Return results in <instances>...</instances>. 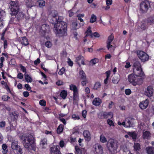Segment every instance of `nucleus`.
Returning <instances> with one entry per match:
<instances>
[{"instance_id": "obj_1", "label": "nucleus", "mask_w": 154, "mask_h": 154, "mask_svg": "<svg viewBox=\"0 0 154 154\" xmlns=\"http://www.w3.org/2000/svg\"><path fill=\"white\" fill-rule=\"evenodd\" d=\"M57 11H54L52 16L53 19L55 20L54 26V32L56 36L59 37L66 36L67 35V24L63 21H59V19L57 17Z\"/></svg>"}, {"instance_id": "obj_2", "label": "nucleus", "mask_w": 154, "mask_h": 154, "mask_svg": "<svg viewBox=\"0 0 154 154\" xmlns=\"http://www.w3.org/2000/svg\"><path fill=\"white\" fill-rule=\"evenodd\" d=\"M10 5L11 15L15 17L13 18H12L13 20L15 19L17 21H18L21 20L23 17V14L22 12H20L19 6L18 3L16 2L11 1L9 3Z\"/></svg>"}, {"instance_id": "obj_3", "label": "nucleus", "mask_w": 154, "mask_h": 154, "mask_svg": "<svg viewBox=\"0 0 154 154\" xmlns=\"http://www.w3.org/2000/svg\"><path fill=\"white\" fill-rule=\"evenodd\" d=\"M21 140L25 148L29 151L32 150H35V139L33 136L30 134L28 136L22 135L21 137Z\"/></svg>"}, {"instance_id": "obj_4", "label": "nucleus", "mask_w": 154, "mask_h": 154, "mask_svg": "<svg viewBox=\"0 0 154 154\" xmlns=\"http://www.w3.org/2000/svg\"><path fill=\"white\" fill-rule=\"evenodd\" d=\"M128 80L129 83L134 86L141 85L143 82V78L137 77L134 74L131 73L129 75L128 77Z\"/></svg>"}, {"instance_id": "obj_5", "label": "nucleus", "mask_w": 154, "mask_h": 154, "mask_svg": "<svg viewBox=\"0 0 154 154\" xmlns=\"http://www.w3.org/2000/svg\"><path fill=\"white\" fill-rule=\"evenodd\" d=\"M106 146L110 153L114 154L118 148L119 143L116 140L110 139L107 141Z\"/></svg>"}, {"instance_id": "obj_6", "label": "nucleus", "mask_w": 154, "mask_h": 154, "mask_svg": "<svg viewBox=\"0 0 154 154\" xmlns=\"http://www.w3.org/2000/svg\"><path fill=\"white\" fill-rule=\"evenodd\" d=\"M137 56L142 62L147 61L149 59V56L145 52L141 51H137L136 52Z\"/></svg>"}, {"instance_id": "obj_7", "label": "nucleus", "mask_w": 154, "mask_h": 154, "mask_svg": "<svg viewBox=\"0 0 154 154\" xmlns=\"http://www.w3.org/2000/svg\"><path fill=\"white\" fill-rule=\"evenodd\" d=\"M11 148L13 150H16L17 154H22L23 152L20 146L18 145L17 140H13L11 144Z\"/></svg>"}, {"instance_id": "obj_8", "label": "nucleus", "mask_w": 154, "mask_h": 154, "mask_svg": "<svg viewBox=\"0 0 154 154\" xmlns=\"http://www.w3.org/2000/svg\"><path fill=\"white\" fill-rule=\"evenodd\" d=\"M50 151L51 154H61L58 146H53L51 147Z\"/></svg>"}, {"instance_id": "obj_9", "label": "nucleus", "mask_w": 154, "mask_h": 154, "mask_svg": "<svg viewBox=\"0 0 154 154\" xmlns=\"http://www.w3.org/2000/svg\"><path fill=\"white\" fill-rule=\"evenodd\" d=\"M133 72L134 75L137 77H141L144 75V73L142 70V67L137 68L136 69H134Z\"/></svg>"}, {"instance_id": "obj_10", "label": "nucleus", "mask_w": 154, "mask_h": 154, "mask_svg": "<svg viewBox=\"0 0 154 154\" xmlns=\"http://www.w3.org/2000/svg\"><path fill=\"white\" fill-rule=\"evenodd\" d=\"M75 154H86V150L84 148H80L77 146L75 147Z\"/></svg>"}, {"instance_id": "obj_11", "label": "nucleus", "mask_w": 154, "mask_h": 154, "mask_svg": "<svg viewBox=\"0 0 154 154\" xmlns=\"http://www.w3.org/2000/svg\"><path fill=\"white\" fill-rule=\"evenodd\" d=\"M140 9L142 12H146L148 9V4L145 2H142L140 5Z\"/></svg>"}, {"instance_id": "obj_12", "label": "nucleus", "mask_w": 154, "mask_h": 154, "mask_svg": "<svg viewBox=\"0 0 154 154\" xmlns=\"http://www.w3.org/2000/svg\"><path fill=\"white\" fill-rule=\"evenodd\" d=\"M149 100L148 99H146L145 100L143 101L140 102L139 106L142 109H145L149 105Z\"/></svg>"}, {"instance_id": "obj_13", "label": "nucleus", "mask_w": 154, "mask_h": 154, "mask_svg": "<svg viewBox=\"0 0 154 154\" xmlns=\"http://www.w3.org/2000/svg\"><path fill=\"white\" fill-rule=\"evenodd\" d=\"M83 135L85 140L87 141H89L91 139V134L88 130H84L83 132Z\"/></svg>"}, {"instance_id": "obj_14", "label": "nucleus", "mask_w": 154, "mask_h": 154, "mask_svg": "<svg viewBox=\"0 0 154 154\" xmlns=\"http://www.w3.org/2000/svg\"><path fill=\"white\" fill-rule=\"evenodd\" d=\"M153 90L152 86H147L146 90L145 91L146 94L149 97L152 96L153 94Z\"/></svg>"}, {"instance_id": "obj_15", "label": "nucleus", "mask_w": 154, "mask_h": 154, "mask_svg": "<svg viewBox=\"0 0 154 154\" xmlns=\"http://www.w3.org/2000/svg\"><path fill=\"white\" fill-rule=\"evenodd\" d=\"M81 60V63L82 65H85V63L84 58L82 55H79L76 57L75 61L79 66H80L81 65L80 63V61Z\"/></svg>"}, {"instance_id": "obj_16", "label": "nucleus", "mask_w": 154, "mask_h": 154, "mask_svg": "<svg viewBox=\"0 0 154 154\" xmlns=\"http://www.w3.org/2000/svg\"><path fill=\"white\" fill-rule=\"evenodd\" d=\"M73 103L74 104H76L79 100L78 91L73 93Z\"/></svg>"}, {"instance_id": "obj_17", "label": "nucleus", "mask_w": 154, "mask_h": 154, "mask_svg": "<svg viewBox=\"0 0 154 154\" xmlns=\"http://www.w3.org/2000/svg\"><path fill=\"white\" fill-rule=\"evenodd\" d=\"M95 151L97 154H102L103 153V147L100 144H97L95 147Z\"/></svg>"}, {"instance_id": "obj_18", "label": "nucleus", "mask_w": 154, "mask_h": 154, "mask_svg": "<svg viewBox=\"0 0 154 154\" xmlns=\"http://www.w3.org/2000/svg\"><path fill=\"white\" fill-rule=\"evenodd\" d=\"M102 101L99 97H95L92 101V104L95 106H99L100 104Z\"/></svg>"}, {"instance_id": "obj_19", "label": "nucleus", "mask_w": 154, "mask_h": 154, "mask_svg": "<svg viewBox=\"0 0 154 154\" xmlns=\"http://www.w3.org/2000/svg\"><path fill=\"white\" fill-rule=\"evenodd\" d=\"M20 41L22 45L24 46H26L29 44L28 40L26 36L21 37V38H20Z\"/></svg>"}, {"instance_id": "obj_20", "label": "nucleus", "mask_w": 154, "mask_h": 154, "mask_svg": "<svg viewBox=\"0 0 154 154\" xmlns=\"http://www.w3.org/2000/svg\"><path fill=\"white\" fill-rule=\"evenodd\" d=\"M19 115L17 114V112H14L12 113L11 117L13 121H16L17 120Z\"/></svg>"}, {"instance_id": "obj_21", "label": "nucleus", "mask_w": 154, "mask_h": 154, "mask_svg": "<svg viewBox=\"0 0 154 154\" xmlns=\"http://www.w3.org/2000/svg\"><path fill=\"white\" fill-rule=\"evenodd\" d=\"M146 152L148 154H154V147L152 146L147 147L146 149Z\"/></svg>"}, {"instance_id": "obj_22", "label": "nucleus", "mask_w": 154, "mask_h": 154, "mask_svg": "<svg viewBox=\"0 0 154 154\" xmlns=\"http://www.w3.org/2000/svg\"><path fill=\"white\" fill-rule=\"evenodd\" d=\"M104 114L105 116H104V119H107L108 118H112L113 117L112 112H104Z\"/></svg>"}, {"instance_id": "obj_23", "label": "nucleus", "mask_w": 154, "mask_h": 154, "mask_svg": "<svg viewBox=\"0 0 154 154\" xmlns=\"http://www.w3.org/2000/svg\"><path fill=\"white\" fill-rule=\"evenodd\" d=\"M64 126L62 124H60L58 126L57 131L58 134H60L62 133L63 131Z\"/></svg>"}, {"instance_id": "obj_24", "label": "nucleus", "mask_w": 154, "mask_h": 154, "mask_svg": "<svg viewBox=\"0 0 154 154\" xmlns=\"http://www.w3.org/2000/svg\"><path fill=\"white\" fill-rule=\"evenodd\" d=\"M85 33H86V36H91V37H93V33L91 30V27L90 26L88 27Z\"/></svg>"}, {"instance_id": "obj_25", "label": "nucleus", "mask_w": 154, "mask_h": 154, "mask_svg": "<svg viewBox=\"0 0 154 154\" xmlns=\"http://www.w3.org/2000/svg\"><path fill=\"white\" fill-rule=\"evenodd\" d=\"M68 95L67 92L65 90H63L60 93V96L63 99H65Z\"/></svg>"}, {"instance_id": "obj_26", "label": "nucleus", "mask_w": 154, "mask_h": 154, "mask_svg": "<svg viewBox=\"0 0 154 154\" xmlns=\"http://www.w3.org/2000/svg\"><path fill=\"white\" fill-rule=\"evenodd\" d=\"M106 47L108 49V50L110 52L113 51L115 47L114 46L111 45V43L109 42H107Z\"/></svg>"}, {"instance_id": "obj_27", "label": "nucleus", "mask_w": 154, "mask_h": 154, "mask_svg": "<svg viewBox=\"0 0 154 154\" xmlns=\"http://www.w3.org/2000/svg\"><path fill=\"white\" fill-rule=\"evenodd\" d=\"M79 75L80 76L81 80L86 79L85 73L82 70H80L79 71Z\"/></svg>"}, {"instance_id": "obj_28", "label": "nucleus", "mask_w": 154, "mask_h": 154, "mask_svg": "<svg viewBox=\"0 0 154 154\" xmlns=\"http://www.w3.org/2000/svg\"><path fill=\"white\" fill-rule=\"evenodd\" d=\"M150 132L149 131H146L145 132H144L143 135V138L144 139H148L149 138V137L150 136Z\"/></svg>"}, {"instance_id": "obj_29", "label": "nucleus", "mask_w": 154, "mask_h": 154, "mask_svg": "<svg viewBox=\"0 0 154 154\" xmlns=\"http://www.w3.org/2000/svg\"><path fill=\"white\" fill-rule=\"evenodd\" d=\"M128 135L131 137L132 139H136L137 137V134L135 132H128Z\"/></svg>"}, {"instance_id": "obj_30", "label": "nucleus", "mask_w": 154, "mask_h": 154, "mask_svg": "<svg viewBox=\"0 0 154 154\" xmlns=\"http://www.w3.org/2000/svg\"><path fill=\"white\" fill-rule=\"evenodd\" d=\"M69 89L71 90H72L73 93H75L78 91L77 86L74 85H71L69 86Z\"/></svg>"}, {"instance_id": "obj_31", "label": "nucleus", "mask_w": 154, "mask_h": 154, "mask_svg": "<svg viewBox=\"0 0 154 154\" xmlns=\"http://www.w3.org/2000/svg\"><path fill=\"white\" fill-rule=\"evenodd\" d=\"M134 69H136L137 68H139L142 67L141 64L139 62L136 61L134 62L133 65Z\"/></svg>"}, {"instance_id": "obj_32", "label": "nucleus", "mask_w": 154, "mask_h": 154, "mask_svg": "<svg viewBox=\"0 0 154 154\" xmlns=\"http://www.w3.org/2000/svg\"><path fill=\"white\" fill-rule=\"evenodd\" d=\"M25 80L28 82H31L32 80L31 76H30L29 75L24 74Z\"/></svg>"}, {"instance_id": "obj_33", "label": "nucleus", "mask_w": 154, "mask_h": 154, "mask_svg": "<svg viewBox=\"0 0 154 154\" xmlns=\"http://www.w3.org/2000/svg\"><path fill=\"white\" fill-rule=\"evenodd\" d=\"M125 121L127 122L126 127H133L134 126V124L131 122L130 120L126 119Z\"/></svg>"}, {"instance_id": "obj_34", "label": "nucleus", "mask_w": 154, "mask_h": 154, "mask_svg": "<svg viewBox=\"0 0 154 154\" xmlns=\"http://www.w3.org/2000/svg\"><path fill=\"white\" fill-rule=\"evenodd\" d=\"M134 150L136 151L139 150L141 149L140 145L138 143H134Z\"/></svg>"}, {"instance_id": "obj_35", "label": "nucleus", "mask_w": 154, "mask_h": 154, "mask_svg": "<svg viewBox=\"0 0 154 154\" xmlns=\"http://www.w3.org/2000/svg\"><path fill=\"white\" fill-rule=\"evenodd\" d=\"M101 84L100 82H96L94 86L93 89L94 90H97L100 88Z\"/></svg>"}, {"instance_id": "obj_36", "label": "nucleus", "mask_w": 154, "mask_h": 154, "mask_svg": "<svg viewBox=\"0 0 154 154\" xmlns=\"http://www.w3.org/2000/svg\"><path fill=\"white\" fill-rule=\"evenodd\" d=\"M100 141L102 143H105L107 142V140L103 135L101 134L100 136Z\"/></svg>"}, {"instance_id": "obj_37", "label": "nucleus", "mask_w": 154, "mask_h": 154, "mask_svg": "<svg viewBox=\"0 0 154 154\" xmlns=\"http://www.w3.org/2000/svg\"><path fill=\"white\" fill-rule=\"evenodd\" d=\"M147 22L151 24L154 23V17H148L147 20Z\"/></svg>"}, {"instance_id": "obj_38", "label": "nucleus", "mask_w": 154, "mask_h": 154, "mask_svg": "<svg viewBox=\"0 0 154 154\" xmlns=\"http://www.w3.org/2000/svg\"><path fill=\"white\" fill-rule=\"evenodd\" d=\"M97 17L94 14L91 15V18H90V22L94 23L96 21Z\"/></svg>"}, {"instance_id": "obj_39", "label": "nucleus", "mask_w": 154, "mask_h": 154, "mask_svg": "<svg viewBox=\"0 0 154 154\" xmlns=\"http://www.w3.org/2000/svg\"><path fill=\"white\" fill-rule=\"evenodd\" d=\"M20 67V70L23 72H24L25 74L26 73V68L25 67L23 66L21 64L19 65Z\"/></svg>"}, {"instance_id": "obj_40", "label": "nucleus", "mask_w": 154, "mask_h": 154, "mask_svg": "<svg viewBox=\"0 0 154 154\" xmlns=\"http://www.w3.org/2000/svg\"><path fill=\"white\" fill-rule=\"evenodd\" d=\"M99 62V59L97 58H94L93 59H92L90 61V63H92L93 65H95V64Z\"/></svg>"}, {"instance_id": "obj_41", "label": "nucleus", "mask_w": 154, "mask_h": 154, "mask_svg": "<svg viewBox=\"0 0 154 154\" xmlns=\"http://www.w3.org/2000/svg\"><path fill=\"white\" fill-rule=\"evenodd\" d=\"M38 2L40 7H42L45 6V2L44 0H39Z\"/></svg>"}, {"instance_id": "obj_42", "label": "nucleus", "mask_w": 154, "mask_h": 154, "mask_svg": "<svg viewBox=\"0 0 154 154\" xmlns=\"http://www.w3.org/2000/svg\"><path fill=\"white\" fill-rule=\"evenodd\" d=\"M105 116L104 112H100L98 115V117L100 119H104Z\"/></svg>"}, {"instance_id": "obj_43", "label": "nucleus", "mask_w": 154, "mask_h": 154, "mask_svg": "<svg viewBox=\"0 0 154 154\" xmlns=\"http://www.w3.org/2000/svg\"><path fill=\"white\" fill-rule=\"evenodd\" d=\"M114 38V36L112 34H111L109 36L108 39V41L107 42H109L110 43H111L112 41L113 40Z\"/></svg>"}, {"instance_id": "obj_44", "label": "nucleus", "mask_w": 154, "mask_h": 154, "mask_svg": "<svg viewBox=\"0 0 154 154\" xmlns=\"http://www.w3.org/2000/svg\"><path fill=\"white\" fill-rule=\"evenodd\" d=\"M5 15V11L0 10V19L3 18V17Z\"/></svg>"}, {"instance_id": "obj_45", "label": "nucleus", "mask_w": 154, "mask_h": 154, "mask_svg": "<svg viewBox=\"0 0 154 154\" xmlns=\"http://www.w3.org/2000/svg\"><path fill=\"white\" fill-rule=\"evenodd\" d=\"M65 69L64 67H62L58 72V75H62L65 72Z\"/></svg>"}, {"instance_id": "obj_46", "label": "nucleus", "mask_w": 154, "mask_h": 154, "mask_svg": "<svg viewBox=\"0 0 154 154\" xmlns=\"http://www.w3.org/2000/svg\"><path fill=\"white\" fill-rule=\"evenodd\" d=\"M47 139H46L44 138L41 140V141L40 142V144L41 145H42L43 146H44L45 145H47Z\"/></svg>"}, {"instance_id": "obj_47", "label": "nucleus", "mask_w": 154, "mask_h": 154, "mask_svg": "<svg viewBox=\"0 0 154 154\" xmlns=\"http://www.w3.org/2000/svg\"><path fill=\"white\" fill-rule=\"evenodd\" d=\"M2 100L4 101H8L9 98H10V97L8 96L7 95H3L2 97Z\"/></svg>"}, {"instance_id": "obj_48", "label": "nucleus", "mask_w": 154, "mask_h": 154, "mask_svg": "<svg viewBox=\"0 0 154 154\" xmlns=\"http://www.w3.org/2000/svg\"><path fill=\"white\" fill-rule=\"evenodd\" d=\"M45 45L48 48H50L52 46V43L50 41H47L45 43Z\"/></svg>"}, {"instance_id": "obj_49", "label": "nucleus", "mask_w": 154, "mask_h": 154, "mask_svg": "<svg viewBox=\"0 0 154 154\" xmlns=\"http://www.w3.org/2000/svg\"><path fill=\"white\" fill-rule=\"evenodd\" d=\"M125 93L127 95H129L132 93L131 90L130 88H128L125 90Z\"/></svg>"}, {"instance_id": "obj_50", "label": "nucleus", "mask_w": 154, "mask_h": 154, "mask_svg": "<svg viewBox=\"0 0 154 154\" xmlns=\"http://www.w3.org/2000/svg\"><path fill=\"white\" fill-rule=\"evenodd\" d=\"M78 17V19L80 21V22H81L82 23H80V26H83L84 25V24H85V23L84 22V21L83 20V19L81 17V16H77Z\"/></svg>"}, {"instance_id": "obj_51", "label": "nucleus", "mask_w": 154, "mask_h": 154, "mask_svg": "<svg viewBox=\"0 0 154 154\" xmlns=\"http://www.w3.org/2000/svg\"><path fill=\"white\" fill-rule=\"evenodd\" d=\"M40 105L43 106H45L46 104V103L45 101L44 100H40Z\"/></svg>"}, {"instance_id": "obj_52", "label": "nucleus", "mask_w": 154, "mask_h": 154, "mask_svg": "<svg viewBox=\"0 0 154 154\" xmlns=\"http://www.w3.org/2000/svg\"><path fill=\"white\" fill-rule=\"evenodd\" d=\"M72 118L74 120H79L80 119L79 116L78 115H76L75 114L72 115Z\"/></svg>"}, {"instance_id": "obj_53", "label": "nucleus", "mask_w": 154, "mask_h": 154, "mask_svg": "<svg viewBox=\"0 0 154 154\" xmlns=\"http://www.w3.org/2000/svg\"><path fill=\"white\" fill-rule=\"evenodd\" d=\"M82 80L81 81V85L83 86L86 85L87 83H88L87 79H82Z\"/></svg>"}, {"instance_id": "obj_54", "label": "nucleus", "mask_w": 154, "mask_h": 154, "mask_svg": "<svg viewBox=\"0 0 154 154\" xmlns=\"http://www.w3.org/2000/svg\"><path fill=\"white\" fill-rule=\"evenodd\" d=\"M107 122L108 124L110 126H114L113 122L112 120L109 119L107 120Z\"/></svg>"}, {"instance_id": "obj_55", "label": "nucleus", "mask_w": 154, "mask_h": 154, "mask_svg": "<svg viewBox=\"0 0 154 154\" xmlns=\"http://www.w3.org/2000/svg\"><path fill=\"white\" fill-rule=\"evenodd\" d=\"M147 28V26L146 23H143L141 25L140 28L143 30H144Z\"/></svg>"}, {"instance_id": "obj_56", "label": "nucleus", "mask_w": 154, "mask_h": 154, "mask_svg": "<svg viewBox=\"0 0 154 154\" xmlns=\"http://www.w3.org/2000/svg\"><path fill=\"white\" fill-rule=\"evenodd\" d=\"M23 76L22 73L19 72L17 73V78L20 79H22L23 78Z\"/></svg>"}, {"instance_id": "obj_57", "label": "nucleus", "mask_w": 154, "mask_h": 154, "mask_svg": "<svg viewBox=\"0 0 154 154\" xmlns=\"http://www.w3.org/2000/svg\"><path fill=\"white\" fill-rule=\"evenodd\" d=\"M6 125L5 122L4 121H2L0 122V127L3 128L5 127Z\"/></svg>"}, {"instance_id": "obj_58", "label": "nucleus", "mask_w": 154, "mask_h": 154, "mask_svg": "<svg viewBox=\"0 0 154 154\" xmlns=\"http://www.w3.org/2000/svg\"><path fill=\"white\" fill-rule=\"evenodd\" d=\"M86 114H87V111L86 110H83L82 112V117L84 118H85L86 117Z\"/></svg>"}, {"instance_id": "obj_59", "label": "nucleus", "mask_w": 154, "mask_h": 154, "mask_svg": "<svg viewBox=\"0 0 154 154\" xmlns=\"http://www.w3.org/2000/svg\"><path fill=\"white\" fill-rule=\"evenodd\" d=\"M59 119L61 122H62L64 125H66V122L64 119H63V118H61L60 117H59Z\"/></svg>"}, {"instance_id": "obj_60", "label": "nucleus", "mask_w": 154, "mask_h": 154, "mask_svg": "<svg viewBox=\"0 0 154 154\" xmlns=\"http://www.w3.org/2000/svg\"><path fill=\"white\" fill-rule=\"evenodd\" d=\"M63 82L61 80H58L56 82V84L58 86L63 85Z\"/></svg>"}, {"instance_id": "obj_61", "label": "nucleus", "mask_w": 154, "mask_h": 154, "mask_svg": "<svg viewBox=\"0 0 154 154\" xmlns=\"http://www.w3.org/2000/svg\"><path fill=\"white\" fill-rule=\"evenodd\" d=\"M67 63L69 66H72L73 63L72 61L69 58H68Z\"/></svg>"}, {"instance_id": "obj_62", "label": "nucleus", "mask_w": 154, "mask_h": 154, "mask_svg": "<svg viewBox=\"0 0 154 154\" xmlns=\"http://www.w3.org/2000/svg\"><path fill=\"white\" fill-rule=\"evenodd\" d=\"M68 13H69V16L70 17H71L73 16L74 13L73 12L72 10H70L68 11Z\"/></svg>"}, {"instance_id": "obj_63", "label": "nucleus", "mask_w": 154, "mask_h": 154, "mask_svg": "<svg viewBox=\"0 0 154 154\" xmlns=\"http://www.w3.org/2000/svg\"><path fill=\"white\" fill-rule=\"evenodd\" d=\"M23 95L25 97H27L29 96V94L28 92L25 91L23 92Z\"/></svg>"}, {"instance_id": "obj_64", "label": "nucleus", "mask_w": 154, "mask_h": 154, "mask_svg": "<svg viewBox=\"0 0 154 154\" xmlns=\"http://www.w3.org/2000/svg\"><path fill=\"white\" fill-rule=\"evenodd\" d=\"M110 73L111 72L109 70L105 72L106 78H107L109 79V77L110 76Z\"/></svg>"}]
</instances>
